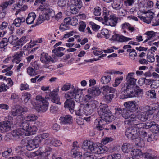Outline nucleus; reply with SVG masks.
Returning a JSON list of instances; mask_svg holds the SVG:
<instances>
[{"instance_id":"47","label":"nucleus","mask_w":159,"mask_h":159,"mask_svg":"<svg viewBox=\"0 0 159 159\" xmlns=\"http://www.w3.org/2000/svg\"><path fill=\"white\" fill-rule=\"evenodd\" d=\"M71 154L73 157L80 158L82 156V153L81 152L77 151L75 149L73 148L71 150Z\"/></svg>"},{"instance_id":"56","label":"nucleus","mask_w":159,"mask_h":159,"mask_svg":"<svg viewBox=\"0 0 159 159\" xmlns=\"http://www.w3.org/2000/svg\"><path fill=\"white\" fill-rule=\"evenodd\" d=\"M69 24L65 23L64 21V22L62 23L60 26V29L62 31H64L67 30L69 29L70 27H69Z\"/></svg>"},{"instance_id":"45","label":"nucleus","mask_w":159,"mask_h":159,"mask_svg":"<svg viewBox=\"0 0 159 159\" xmlns=\"http://www.w3.org/2000/svg\"><path fill=\"white\" fill-rule=\"evenodd\" d=\"M154 54L152 52L149 51L147 54V59L150 62H154L155 61Z\"/></svg>"},{"instance_id":"18","label":"nucleus","mask_w":159,"mask_h":159,"mask_svg":"<svg viewBox=\"0 0 159 159\" xmlns=\"http://www.w3.org/2000/svg\"><path fill=\"white\" fill-rule=\"evenodd\" d=\"M112 73L108 72H105L100 80L101 83L103 84H106L109 83L111 80Z\"/></svg>"},{"instance_id":"9","label":"nucleus","mask_w":159,"mask_h":159,"mask_svg":"<svg viewBox=\"0 0 159 159\" xmlns=\"http://www.w3.org/2000/svg\"><path fill=\"white\" fill-rule=\"evenodd\" d=\"M36 99L37 101L40 102V105L37 106L36 109H39V112L45 111L48 109V103L45 99L40 95L37 96L36 97Z\"/></svg>"},{"instance_id":"21","label":"nucleus","mask_w":159,"mask_h":159,"mask_svg":"<svg viewBox=\"0 0 159 159\" xmlns=\"http://www.w3.org/2000/svg\"><path fill=\"white\" fill-rule=\"evenodd\" d=\"M154 122V121H151L148 122L145 124L136 123V125H135L140 129H148L149 128L151 129Z\"/></svg>"},{"instance_id":"3","label":"nucleus","mask_w":159,"mask_h":159,"mask_svg":"<svg viewBox=\"0 0 159 159\" xmlns=\"http://www.w3.org/2000/svg\"><path fill=\"white\" fill-rule=\"evenodd\" d=\"M144 111L140 112L138 115V119L142 121H145L150 119V116L155 112L156 109L155 107L147 105L143 108Z\"/></svg>"},{"instance_id":"40","label":"nucleus","mask_w":159,"mask_h":159,"mask_svg":"<svg viewBox=\"0 0 159 159\" xmlns=\"http://www.w3.org/2000/svg\"><path fill=\"white\" fill-rule=\"evenodd\" d=\"M121 28L124 30L126 29H128L129 31L133 32L134 31V27L131 26V25L128 23L125 22L121 25Z\"/></svg>"},{"instance_id":"1","label":"nucleus","mask_w":159,"mask_h":159,"mask_svg":"<svg viewBox=\"0 0 159 159\" xmlns=\"http://www.w3.org/2000/svg\"><path fill=\"white\" fill-rule=\"evenodd\" d=\"M82 148L84 151L90 150L96 154H102L107 152L108 148L105 146H98L97 144L90 141H84L82 145Z\"/></svg>"},{"instance_id":"48","label":"nucleus","mask_w":159,"mask_h":159,"mask_svg":"<svg viewBox=\"0 0 159 159\" xmlns=\"http://www.w3.org/2000/svg\"><path fill=\"white\" fill-rule=\"evenodd\" d=\"M148 142H151L153 141L156 140L158 138V134L157 133H153L150 135H148Z\"/></svg>"},{"instance_id":"17","label":"nucleus","mask_w":159,"mask_h":159,"mask_svg":"<svg viewBox=\"0 0 159 159\" xmlns=\"http://www.w3.org/2000/svg\"><path fill=\"white\" fill-rule=\"evenodd\" d=\"M145 13L146 14V16H142L141 19L144 22L149 24L151 23V20L153 19L154 13L152 12L149 11H145Z\"/></svg>"},{"instance_id":"57","label":"nucleus","mask_w":159,"mask_h":159,"mask_svg":"<svg viewBox=\"0 0 159 159\" xmlns=\"http://www.w3.org/2000/svg\"><path fill=\"white\" fill-rule=\"evenodd\" d=\"M12 3H10L9 2H3L1 4V9H2V11H7V8L9 5H11L12 4Z\"/></svg>"},{"instance_id":"5","label":"nucleus","mask_w":159,"mask_h":159,"mask_svg":"<svg viewBox=\"0 0 159 159\" xmlns=\"http://www.w3.org/2000/svg\"><path fill=\"white\" fill-rule=\"evenodd\" d=\"M132 112L130 110L123 109L122 116L125 119V124L132 125H136L137 122L135 120L136 118L135 116L133 115Z\"/></svg>"},{"instance_id":"25","label":"nucleus","mask_w":159,"mask_h":159,"mask_svg":"<svg viewBox=\"0 0 159 159\" xmlns=\"http://www.w3.org/2000/svg\"><path fill=\"white\" fill-rule=\"evenodd\" d=\"M64 21L65 23L73 26H75L78 23V19L75 16L72 18L68 17L64 19Z\"/></svg>"},{"instance_id":"14","label":"nucleus","mask_w":159,"mask_h":159,"mask_svg":"<svg viewBox=\"0 0 159 159\" xmlns=\"http://www.w3.org/2000/svg\"><path fill=\"white\" fill-rule=\"evenodd\" d=\"M84 99L88 103L86 104L88 106H89L93 109L96 108V105L97 102V101L94 99V98H93L90 95H86L84 97Z\"/></svg>"},{"instance_id":"38","label":"nucleus","mask_w":159,"mask_h":159,"mask_svg":"<svg viewBox=\"0 0 159 159\" xmlns=\"http://www.w3.org/2000/svg\"><path fill=\"white\" fill-rule=\"evenodd\" d=\"M149 84H151V86L154 88H157L159 86V80L152 79H146Z\"/></svg>"},{"instance_id":"63","label":"nucleus","mask_w":159,"mask_h":159,"mask_svg":"<svg viewBox=\"0 0 159 159\" xmlns=\"http://www.w3.org/2000/svg\"><path fill=\"white\" fill-rule=\"evenodd\" d=\"M101 9L98 7H96L94 9V14L95 16H99L101 13Z\"/></svg>"},{"instance_id":"12","label":"nucleus","mask_w":159,"mask_h":159,"mask_svg":"<svg viewBox=\"0 0 159 159\" xmlns=\"http://www.w3.org/2000/svg\"><path fill=\"white\" fill-rule=\"evenodd\" d=\"M40 60L43 63H49L50 62L54 63L57 61V59L55 58H53L47 53L43 52L41 54Z\"/></svg>"},{"instance_id":"36","label":"nucleus","mask_w":159,"mask_h":159,"mask_svg":"<svg viewBox=\"0 0 159 159\" xmlns=\"http://www.w3.org/2000/svg\"><path fill=\"white\" fill-rule=\"evenodd\" d=\"M23 131V129L19 128L13 130L12 133V136L15 138H17L19 136L24 135V132H22Z\"/></svg>"},{"instance_id":"43","label":"nucleus","mask_w":159,"mask_h":159,"mask_svg":"<svg viewBox=\"0 0 159 159\" xmlns=\"http://www.w3.org/2000/svg\"><path fill=\"white\" fill-rule=\"evenodd\" d=\"M49 135V134L48 133H43L35 137L37 140V141L39 142V143H40L41 140L43 139L47 138L48 137Z\"/></svg>"},{"instance_id":"41","label":"nucleus","mask_w":159,"mask_h":159,"mask_svg":"<svg viewBox=\"0 0 159 159\" xmlns=\"http://www.w3.org/2000/svg\"><path fill=\"white\" fill-rule=\"evenodd\" d=\"M38 117L34 114H30L28 115L25 117V119L27 121H33L36 120Z\"/></svg>"},{"instance_id":"20","label":"nucleus","mask_w":159,"mask_h":159,"mask_svg":"<svg viewBox=\"0 0 159 159\" xmlns=\"http://www.w3.org/2000/svg\"><path fill=\"white\" fill-rule=\"evenodd\" d=\"M26 110L24 108L21 106H17L15 109H13L11 111V115L13 116H20Z\"/></svg>"},{"instance_id":"64","label":"nucleus","mask_w":159,"mask_h":159,"mask_svg":"<svg viewBox=\"0 0 159 159\" xmlns=\"http://www.w3.org/2000/svg\"><path fill=\"white\" fill-rule=\"evenodd\" d=\"M27 42V40L26 39V37H22L19 41H17V44L19 45H23Z\"/></svg>"},{"instance_id":"23","label":"nucleus","mask_w":159,"mask_h":159,"mask_svg":"<svg viewBox=\"0 0 159 159\" xmlns=\"http://www.w3.org/2000/svg\"><path fill=\"white\" fill-rule=\"evenodd\" d=\"M110 111L108 106L106 104L101 105L98 108V113L99 115L102 116L104 113H106Z\"/></svg>"},{"instance_id":"28","label":"nucleus","mask_w":159,"mask_h":159,"mask_svg":"<svg viewBox=\"0 0 159 159\" xmlns=\"http://www.w3.org/2000/svg\"><path fill=\"white\" fill-rule=\"evenodd\" d=\"M72 118L71 116L67 115L62 117H61L59 119L60 123L62 124H70L71 122Z\"/></svg>"},{"instance_id":"33","label":"nucleus","mask_w":159,"mask_h":159,"mask_svg":"<svg viewBox=\"0 0 159 159\" xmlns=\"http://www.w3.org/2000/svg\"><path fill=\"white\" fill-rule=\"evenodd\" d=\"M23 52L22 51L17 52L14 56L12 60L13 62L18 63L21 61V57L22 56Z\"/></svg>"},{"instance_id":"49","label":"nucleus","mask_w":159,"mask_h":159,"mask_svg":"<svg viewBox=\"0 0 159 159\" xmlns=\"http://www.w3.org/2000/svg\"><path fill=\"white\" fill-rule=\"evenodd\" d=\"M70 11L72 14H76L78 13L79 8L76 7L75 4H71L70 5Z\"/></svg>"},{"instance_id":"53","label":"nucleus","mask_w":159,"mask_h":159,"mask_svg":"<svg viewBox=\"0 0 159 159\" xmlns=\"http://www.w3.org/2000/svg\"><path fill=\"white\" fill-rule=\"evenodd\" d=\"M18 38L16 36L12 35L10 36L8 39V42L10 43L11 44H14L16 43H17V39Z\"/></svg>"},{"instance_id":"50","label":"nucleus","mask_w":159,"mask_h":159,"mask_svg":"<svg viewBox=\"0 0 159 159\" xmlns=\"http://www.w3.org/2000/svg\"><path fill=\"white\" fill-rule=\"evenodd\" d=\"M46 0H36L34 2V4L36 5L39 4V9L41 10H42L44 9L43 5Z\"/></svg>"},{"instance_id":"27","label":"nucleus","mask_w":159,"mask_h":159,"mask_svg":"<svg viewBox=\"0 0 159 159\" xmlns=\"http://www.w3.org/2000/svg\"><path fill=\"white\" fill-rule=\"evenodd\" d=\"M49 98L52 99V101L56 104H61V103L59 102L60 98H59L58 94L55 92L52 91L49 94Z\"/></svg>"},{"instance_id":"55","label":"nucleus","mask_w":159,"mask_h":159,"mask_svg":"<svg viewBox=\"0 0 159 159\" xmlns=\"http://www.w3.org/2000/svg\"><path fill=\"white\" fill-rule=\"evenodd\" d=\"M155 32L153 31H151L146 32L144 34V35H147V38H148V39H150V40L155 37Z\"/></svg>"},{"instance_id":"13","label":"nucleus","mask_w":159,"mask_h":159,"mask_svg":"<svg viewBox=\"0 0 159 159\" xmlns=\"http://www.w3.org/2000/svg\"><path fill=\"white\" fill-rule=\"evenodd\" d=\"M118 19L114 15H111L110 16L109 18L104 21V22L106 25L115 27L117 23Z\"/></svg>"},{"instance_id":"16","label":"nucleus","mask_w":159,"mask_h":159,"mask_svg":"<svg viewBox=\"0 0 159 159\" xmlns=\"http://www.w3.org/2000/svg\"><path fill=\"white\" fill-rule=\"evenodd\" d=\"M75 104V102L72 99H67L65 102L64 107L67 108L71 113H73L74 111Z\"/></svg>"},{"instance_id":"61","label":"nucleus","mask_w":159,"mask_h":159,"mask_svg":"<svg viewBox=\"0 0 159 159\" xmlns=\"http://www.w3.org/2000/svg\"><path fill=\"white\" fill-rule=\"evenodd\" d=\"M52 52L54 54H52V56L53 58H55L56 59V57H59L63 56L64 54L63 53L60 52L58 51H57L56 52H54L52 50Z\"/></svg>"},{"instance_id":"7","label":"nucleus","mask_w":159,"mask_h":159,"mask_svg":"<svg viewBox=\"0 0 159 159\" xmlns=\"http://www.w3.org/2000/svg\"><path fill=\"white\" fill-rule=\"evenodd\" d=\"M131 126L128 128L125 132V135L129 139L133 140L139 137L140 134L139 130L136 125H129Z\"/></svg>"},{"instance_id":"26","label":"nucleus","mask_w":159,"mask_h":159,"mask_svg":"<svg viewBox=\"0 0 159 159\" xmlns=\"http://www.w3.org/2000/svg\"><path fill=\"white\" fill-rule=\"evenodd\" d=\"M50 19L45 13H43L42 14L40 15L39 16L38 20L34 25L32 26V27H34L41 23L45 20H48Z\"/></svg>"},{"instance_id":"44","label":"nucleus","mask_w":159,"mask_h":159,"mask_svg":"<svg viewBox=\"0 0 159 159\" xmlns=\"http://www.w3.org/2000/svg\"><path fill=\"white\" fill-rule=\"evenodd\" d=\"M143 156L145 158L148 159H156L157 158V155L153 153L145 152L143 154Z\"/></svg>"},{"instance_id":"15","label":"nucleus","mask_w":159,"mask_h":159,"mask_svg":"<svg viewBox=\"0 0 159 159\" xmlns=\"http://www.w3.org/2000/svg\"><path fill=\"white\" fill-rule=\"evenodd\" d=\"M136 102L135 101H131L125 102L124 105L128 110L131 111H135L138 109V106L136 105Z\"/></svg>"},{"instance_id":"19","label":"nucleus","mask_w":159,"mask_h":159,"mask_svg":"<svg viewBox=\"0 0 159 159\" xmlns=\"http://www.w3.org/2000/svg\"><path fill=\"white\" fill-rule=\"evenodd\" d=\"M111 39L113 40L120 42H127L132 39L131 38L126 37L123 35L120 36L118 34L113 35Z\"/></svg>"},{"instance_id":"10","label":"nucleus","mask_w":159,"mask_h":159,"mask_svg":"<svg viewBox=\"0 0 159 159\" xmlns=\"http://www.w3.org/2000/svg\"><path fill=\"white\" fill-rule=\"evenodd\" d=\"M95 128L97 130L102 131L103 129L108 130L109 128H107V122L102 117L96 119L94 122Z\"/></svg>"},{"instance_id":"39","label":"nucleus","mask_w":159,"mask_h":159,"mask_svg":"<svg viewBox=\"0 0 159 159\" xmlns=\"http://www.w3.org/2000/svg\"><path fill=\"white\" fill-rule=\"evenodd\" d=\"M48 140L50 144L55 146H59L62 144V143L61 141L54 138H49Z\"/></svg>"},{"instance_id":"52","label":"nucleus","mask_w":159,"mask_h":159,"mask_svg":"<svg viewBox=\"0 0 159 159\" xmlns=\"http://www.w3.org/2000/svg\"><path fill=\"white\" fill-rule=\"evenodd\" d=\"M84 104H80L79 107V109L76 112V115L79 116L84 114Z\"/></svg>"},{"instance_id":"59","label":"nucleus","mask_w":159,"mask_h":159,"mask_svg":"<svg viewBox=\"0 0 159 159\" xmlns=\"http://www.w3.org/2000/svg\"><path fill=\"white\" fill-rule=\"evenodd\" d=\"M123 80V77L120 76L116 78L115 79V83L113 84V85L114 87H116L118 86L121 83V81Z\"/></svg>"},{"instance_id":"51","label":"nucleus","mask_w":159,"mask_h":159,"mask_svg":"<svg viewBox=\"0 0 159 159\" xmlns=\"http://www.w3.org/2000/svg\"><path fill=\"white\" fill-rule=\"evenodd\" d=\"M13 66V65H11L9 67H7L6 69L3 70L2 71V72H6L5 74V75L8 76H11L12 75L13 72L12 71L10 70L12 68Z\"/></svg>"},{"instance_id":"42","label":"nucleus","mask_w":159,"mask_h":159,"mask_svg":"<svg viewBox=\"0 0 159 159\" xmlns=\"http://www.w3.org/2000/svg\"><path fill=\"white\" fill-rule=\"evenodd\" d=\"M123 4L120 2V1H116V0L112 4V7L115 9L118 10L121 8Z\"/></svg>"},{"instance_id":"6","label":"nucleus","mask_w":159,"mask_h":159,"mask_svg":"<svg viewBox=\"0 0 159 159\" xmlns=\"http://www.w3.org/2000/svg\"><path fill=\"white\" fill-rule=\"evenodd\" d=\"M22 128H19L23 129L22 132L26 136H29L34 134L37 130V128L35 125H31L27 121L22 122L20 125Z\"/></svg>"},{"instance_id":"8","label":"nucleus","mask_w":159,"mask_h":159,"mask_svg":"<svg viewBox=\"0 0 159 159\" xmlns=\"http://www.w3.org/2000/svg\"><path fill=\"white\" fill-rule=\"evenodd\" d=\"M134 90H128L125 93V95H124V97H121V98H126L129 97H141L143 94V90L140 89L139 87L137 86L135 88H134Z\"/></svg>"},{"instance_id":"31","label":"nucleus","mask_w":159,"mask_h":159,"mask_svg":"<svg viewBox=\"0 0 159 159\" xmlns=\"http://www.w3.org/2000/svg\"><path fill=\"white\" fill-rule=\"evenodd\" d=\"M22 148V147L20 146H17L16 148V150H19L18 153L21 154L20 156H16L14 157H10L8 159H24V156H25V154L24 152L21 150Z\"/></svg>"},{"instance_id":"11","label":"nucleus","mask_w":159,"mask_h":159,"mask_svg":"<svg viewBox=\"0 0 159 159\" xmlns=\"http://www.w3.org/2000/svg\"><path fill=\"white\" fill-rule=\"evenodd\" d=\"M39 144L35 137L34 139L27 140L25 146L27 150L29 151H31L36 148H38Z\"/></svg>"},{"instance_id":"60","label":"nucleus","mask_w":159,"mask_h":159,"mask_svg":"<svg viewBox=\"0 0 159 159\" xmlns=\"http://www.w3.org/2000/svg\"><path fill=\"white\" fill-rule=\"evenodd\" d=\"M27 72L28 74L30 76H34L37 74L35 73L34 69L32 67H29L28 68Z\"/></svg>"},{"instance_id":"35","label":"nucleus","mask_w":159,"mask_h":159,"mask_svg":"<svg viewBox=\"0 0 159 159\" xmlns=\"http://www.w3.org/2000/svg\"><path fill=\"white\" fill-rule=\"evenodd\" d=\"M130 154L132 157L138 158L142 155V153L140 149H135L131 152Z\"/></svg>"},{"instance_id":"46","label":"nucleus","mask_w":159,"mask_h":159,"mask_svg":"<svg viewBox=\"0 0 159 159\" xmlns=\"http://www.w3.org/2000/svg\"><path fill=\"white\" fill-rule=\"evenodd\" d=\"M31 95V94L28 93H24L22 94L21 99L23 100L25 102L27 103L30 99Z\"/></svg>"},{"instance_id":"54","label":"nucleus","mask_w":159,"mask_h":159,"mask_svg":"<svg viewBox=\"0 0 159 159\" xmlns=\"http://www.w3.org/2000/svg\"><path fill=\"white\" fill-rule=\"evenodd\" d=\"M136 144L139 147H142L144 145V141L143 139L140 137H138L136 139Z\"/></svg>"},{"instance_id":"30","label":"nucleus","mask_w":159,"mask_h":159,"mask_svg":"<svg viewBox=\"0 0 159 159\" xmlns=\"http://www.w3.org/2000/svg\"><path fill=\"white\" fill-rule=\"evenodd\" d=\"M102 118L107 122L112 121L113 120L114 116L112 115L111 111H110L101 116Z\"/></svg>"},{"instance_id":"34","label":"nucleus","mask_w":159,"mask_h":159,"mask_svg":"<svg viewBox=\"0 0 159 159\" xmlns=\"http://www.w3.org/2000/svg\"><path fill=\"white\" fill-rule=\"evenodd\" d=\"M25 21V18L21 17L15 19L13 23L16 27H19L20 26L22 23L24 22Z\"/></svg>"},{"instance_id":"4","label":"nucleus","mask_w":159,"mask_h":159,"mask_svg":"<svg viewBox=\"0 0 159 159\" xmlns=\"http://www.w3.org/2000/svg\"><path fill=\"white\" fill-rule=\"evenodd\" d=\"M82 90L80 89L74 88V89L67 92L65 95V98L66 99L75 98L77 102L80 101L82 99Z\"/></svg>"},{"instance_id":"24","label":"nucleus","mask_w":159,"mask_h":159,"mask_svg":"<svg viewBox=\"0 0 159 159\" xmlns=\"http://www.w3.org/2000/svg\"><path fill=\"white\" fill-rule=\"evenodd\" d=\"M88 92L89 94V95H90L93 98L98 96L101 93L98 88H93L92 89H89Z\"/></svg>"},{"instance_id":"29","label":"nucleus","mask_w":159,"mask_h":159,"mask_svg":"<svg viewBox=\"0 0 159 159\" xmlns=\"http://www.w3.org/2000/svg\"><path fill=\"white\" fill-rule=\"evenodd\" d=\"M36 17V15L35 13L33 12L30 13L28 15V17L25 19V20L27 23L28 24H32Z\"/></svg>"},{"instance_id":"2","label":"nucleus","mask_w":159,"mask_h":159,"mask_svg":"<svg viewBox=\"0 0 159 159\" xmlns=\"http://www.w3.org/2000/svg\"><path fill=\"white\" fill-rule=\"evenodd\" d=\"M126 85L125 84H121V92L123 95H125V93L128 90H134V88L136 87L135 84L137 79L134 78V73H129L126 76Z\"/></svg>"},{"instance_id":"62","label":"nucleus","mask_w":159,"mask_h":159,"mask_svg":"<svg viewBox=\"0 0 159 159\" xmlns=\"http://www.w3.org/2000/svg\"><path fill=\"white\" fill-rule=\"evenodd\" d=\"M8 41V39L6 38L2 39L1 41V48H2L6 47Z\"/></svg>"},{"instance_id":"58","label":"nucleus","mask_w":159,"mask_h":159,"mask_svg":"<svg viewBox=\"0 0 159 159\" xmlns=\"http://www.w3.org/2000/svg\"><path fill=\"white\" fill-rule=\"evenodd\" d=\"M109 12L105 7L103 8V16L104 18V21L107 20L110 17Z\"/></svg>"},{"instance_id":"37","label":"nucleus","mask_w":159,"mask_h":159,"mask_svg":"<svg viewBox=\"0 0 159 159\" xmlns=\"http://www.w3.org/2000/svg\"><path fill=\"white\" fill-rule=\"evenodd\" d=\"M89 152H86L83 154V159H97L96 157L93 154Z\"/></svg>"},{"instance_id":"22","label":"nucleus","mask_w":159,"mask_h":159,"mask_svg":"<svg viewBox=\"0 0 159 159\" xmlns=\"http://www.w3.org/2000/svg\"><path fill=\"white\" fill-rule=\"evenodd\" d=\"M11 126V123L9 121L1 122V132L9 130Z\"/></svg>"},{"instance_id":"32","label":"nucleus","mask_w":159,"mask_h":159,"mask_svg":"<svg viewBox=\"0 0 159 159\" xmlns=\"http://www.w3.org/2000/svg\"><path fill=\"white\" fill-rule=\"evenodd\" d=\"M43 13H45L50 19V18L54 17L55 13L54 11L52 9L47 8L43 9L42 10Z\"/></svg>"}]
</instances>
